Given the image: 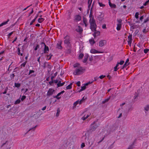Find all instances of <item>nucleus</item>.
<instances>
[{
  "label": "nucleus",
  "instance_id": "f704fd0d",
  "mask_svg": "<svg viewBox=\"0 0 149 149\" xmlns=\"http://www.w3.org/2000/svg\"><path fill=\"white\" fill-rule=\"evenodd\" d=\"M98 20L100 21H102L103 19V17L101 16L100 15L98 17Z\"/></svg>",
  "mask_w": 149,
  "mask_h": 149
},
{
  "label": "nucleus",
  "instance_id": "2f4dec72",
  "mask_svg": "<svg viewBox=\"0 0 149 149\" xmlns=\"http://www.w3.org/2000/svg\"><path fill=\"white\" fill-rule=\"evenodd\" d=\"M89 116V115H87L86 116V117L85 116H84L81 119L83 120H84L86 119Z\"/></svg>",
  "mask_w": 149,
  "mask_h": 149
},
{
  "label": "nucleus",
  "instance_id": "ddd939ff",
  "mask_svg": "<svg viewBox=\"0 0 149 149\" xmlns=\"http://www.w3.org/2000/svg\"><path fill=\"white\" fill-rule=\"evenodd\" d=\"M94 31V32L93 34V35L95 38L96 36H99L100 35V31H96H96Z\"/></svg>",
  "mask_w": 149,
  "mask_h": 149
},
{
  "label": "nucleus",
  "instance_id": "09e8293b",
  "mask_svg": "<svg viewBox=\"0 0 149 149\" xmlns=\"http://www.w3.org/2000/svg\"><path fill=\"white\" fill-rule=\"evenodd\" d=\"M149 2V0H148L146 2L143 4V5L144 6H146L147 5L148 3Z\"/></svg>",
  "mask_w": 149,
  "mask_h": 149
},
{
  "label": "nucleus",
  "instance_id": "de8ad7c7",
  "mask_svg": "<svg viewBox=\"0 0 149 149\" xmlns=\"http://www.w3.org/2000/svg\"><path fill=\"white\" fill-rule=\"evenodd\" d=\"M35 72V71L33 70H30L29 71V75L30 74L32 73H34Z\"/></svg>",
  "mask_w": 149,
  "mask_h": 149
},
{
  "label": "nucleus",
  "instance_id": "c85d7f7f",
  "mask_svg": "<svg viewBox=\"0 0 149 149\" xmlns=\"http://www.w3.org/2000/svg\"><path fill=\"white\" fill-rule=\"evenodd\" d=\"M53 56L52 54H49V55H47V59H48V60H50L51 59V57L52 56Z\"/></svg>",
  "mask_w": 149,
  "mask_h": 149
},
{
  "label": "nucleus",
  "instance_id": "c03bdc74",
  "mask_svg": "<svg viewBox=\"0 0 149 149\" xmlns=\"http://www.w3.org/2000/svg\"><path fill=\"white\" fill-rule=\"evenodd\" d=\"M149 50V49H145L144 50V52L146 54L148 53V52Z\"/></svg>",
  "mask_w": 149,
  "mask_h": 149
},
{
  "label": "nucleus",
  "instance_id": "e433bc0d",
  "mask_svg": "<svg viewBox=\"0 0 149 149\" xmlns=\"http://www.w3.org/2000/svg\"><path fill=\"white\" fill-rule=\"evenodd\" d=\"M15 85L16 87L18 88L20 86V84L19 83H15Z\"/></svg>",
  "mask_w": 149,
  "mask_h": 149
},
{
  "label": "nucleus",
  "instance_id": "4d7b16f0",
  "mask_svg": "<svg viewBox=\"0 0 149 149\" xmlns=\"http://www.w3.org/2000/svg\"><path fill=\"white\" fill-rule=\"evenodd\" d=\"M80 84L81 83L80 81H78L76 83V84H77V86H80Z\"/></svg>",
  "mask_w": 149,
  "mask_h": 149
},
{
  "label": "nucleus",
  "instance_id": "8fccbe9b",
  "mask_svg": "<svg viewBox=\"0 0 149 149\" xmlns=\"http://www.w3.org/2000/svg\"><path fill=\"white\" fill-rule=\"evenodd\" d=\"M26 98V96L25 95H23L22 96L21 98V100L22 101H23L24 100V99H25Z\"/></svg>",
  "mask_w": 149,
  "mask_h": 149
},
{
  "label": "nucleus",
  "instance_id": "0eeeda50",
  "mask_svg": "<svg viewBox=\"0 0 149 149\" xmlns=\"http://www.w3.org/2000/svg\"><path fill=\"white\" fill-rule=\"evenodd\" d=\"M75 31L81 34L82 33L83 31V29L79 25L75 29Z\"/></svg>",
  "mask_w": 149,
  "mask_h": 149
},
{
  "label": "nucleus",
  "instance_id": "5fc2aeb1",
  "mask_svg": "<svg viewBox=\"0 0 149 149\" xmlns=\"http://www.w3.org/2000/svg\"><path fill=\"white\" fill-rule=\"evenodd\" d=\"M35 21H36L35 19H33L32 21L30 23V25H32L33 24V23H34L35 22Z\"/></svg>",
  "mask_w": 149,
  "mask_h": 149
},
{
  "label": "nucleus",
  "instance_id": "6e6d98bb",
  "mask_svg": "<svg viewBox=\"0 0 149 149\" xmlns=\"http://www.w3.org/2000/svg\"><path fill=\"white\" fill-rule=\"evenodd\" d=\"M124 62V61H120V62H119V64H120V65H123Z\"/></svg>",
  "mask_w": 149,
  "mask_h": 149
},
{
  "label": "nucleus",
  "instance_id": "69168bd1",
  "mask_svg": "<svg viewBox=\"0 0 149 149\" xmlns=\"http://www.w3.org/2000/svg\"><path fill=\"white\" fill-rule=\"evenodd\" d=\"M33 9H32L31 12L29 13V16H30L32 13H33Z\"/></svg>",
  "mask_w": 149,
  "mask_h": 149
},
{
  "label": "nucleus",
  "instance_id": "79ce46f5",
  "mask_svg": "<svg viewBox=\"0 0 149 149\" xmlns=\"http://www.w3.org/2000/svg\"><path fill=\"white\" fill-rule=\"evenodd\" d=\"M15 76L14 74H12L10 76V77L11 79H14V77Z\"/></svg>",
  "mask_w": 149,
  "mask_h": 149
},
{
  "label": "nucleus",
  "instance_id": "39448f33",
  "mask_svg": "<svg viewBox=\"0 0 149 149\" xmlns=\"http://www.w3.org/2000/svg\"><path fill=\"white\" fill-rule=\"evenodd\" d=\"M42 45H43L45 46L44 49V54L48 53V52L49 51V48L47 46L45 43L43 42H41L40 43Z\"/></svg>",
  "mask_w": 149,
  "mask_h": 149
},
{
  "label": "nucleus",
  "instance_id": "2eb2a0df",
  "mask_svg": "<svg viewBox=\"0 0 149 149\" xmlns=\"http://www.w3.org/2000/svg\"><path fill=\"white\" fill-rule=\"evenodd\" d=\"M89 17L90 18V19H91V20H92L93 18L94 19L93 15L92 8L90 10V13L89 15Z\"/></svg>",
  "mask_w": 149,
  "mask_h": 149
},
{
  "label": "nucleus",
  "instance_id": "774afa93",
  "mask_svg": "<svg viewBox=\"0 0 149 149\" xmlns=\"http://www.w3.org/2000/svg\"><path fill=\"white\" fill-rule=\"evenodd\" d=\"M98 78H99L97 76L94 77V81H96Z\"/></svg>",
  "mask_w": 149,
  "mask_h": 149
},
{
  "label": "nucleus",
  "instance_id": "a878e982",
  "mask_svg": "<svg viewBox=\"0 0 149 149\" xmlns=\"http://www.w3.org/2000/svg\"><path fill=\"white\" fill-rule=\"evenodd\" d=\"M72 83H71L68 86H66V89L67 90L71 89L72 88Z\"/></svg>",
  "mask_w": 149,
  "mask_h": 149
},
{
  "label": "nucleus",
  "instance_id": "338daca9",
  "mask_svg": "<svg viewBox=\"0 0 149 149\" xmlns=\"http://www.w3.org/2000/svg\"><path fill=\"white\" fill-rule=\"evenodd\" d=\"M102 28L103 29H105L106 28V25L105 24H104L102 26Z\"/></svg>",
  "mask_w": 149,
  "mask_h": 149
},
{
  "label": "nucleus",
  "instance_id": "473e14b6",
  "mask_svg": "<svg viewBox=\"0 0 149 149\" xmlns=\"http://www.w3.org/2000/svg\"><path fill=\"white\" fill-rule=\"evenodd\" d=\"M117 21L118 22V24H122V20L121 19H117Z\"/></svg>",
  "mask_w": 149,
  "mask_h": 149
},
{
  "label": "nucleus",
  "instance_id": "393cba45",
  "mask_svg": "<svg viewBox=\"0 0 149 149\" xmlns=\"http://www.w3.org/2000/svg\"><path fill=\"white\" fill-rule=\"evenodd\" d=\"M20 49L19 48H17V54L19 55H20L21 56H22L23 54L22 53H20Z\"/></svg>",
  "mask_w": 149,
  "mask_h": 149
},
{
  "label": "nucleus",
  "instance_id": "dca6fc26",
  "mask_svg": "<svg viewBox=\"0 0 149 149\" xmlns=\"http://www.w3.org/2000/svg\"><path fill=\"white\" fill-rule=\"evenodd\" d=\"M88 83H86L85 85H84L83 86H81V88L80 89L79 91H78L79 92H80L85 89L86 88V86L88 85Z\"/></svg>",
  "mask_w": 149,
  "mask_h": 149
},
{
  "label": "nucleus",
  "instance_id": "f257e3e1",
  "mask_svg": "<svg viewBox=\"0 0 149 149\" xmlns=\"http://www.w3.org/2000/svg\"><path fill=\"white\" fill-rule=\"evenodd\" d=\"M79 64L78 63L75 64L73 65V67L74 68H76L73 72V74L74 75H79L83 74L85 71V69L84 68L79 66Z\"/></svg>",
  "mask_w": 149,
  "mask_h": 149
},
{
  "label": "nucleus",
  "instance_id": "423d86ee",
  "mask_svg": "<svg viewBox=\"0 0 149 149\" xmlns=\"http://www.w3.org/2000/svg\"><path fill=\"white\" fill-rule=\"evenodd\" d=\"M132 35L131 34H129V35L128 37V44L130 46H131L132 42Z\"/></svg>",
  "mask_w": 149,
  "mask_h": 149
},
{
  "label": "nucleus",
  "instance_id": "9b49d317",
  "mask_svg": "<svg viewBox=\"0 0 149 149\" xmlns=\"http://www.w3.org/2000/svg\"><path fill=\"white\" fill-rule=\"evenodd\" d=\"M62 43V41H58V43L57 44V47L59 49H61L62 48V47L61 46Z\"/></svg>",
  "mask_w": 149,
  "mask_h": 149
},
{
  "label": "nucleus",
  "instance_id": "a18cd8bd",
  "mask_svg": "<svg viewBox=\"0 0 149 149\" xmlns=\"http://www.w3.org/2000/svg\"><path fill=\"white\" fill-rule=\"evenodd\" d=\"M98 3L99 4L100 6V7H104L105 6V5L102 3L99 2Z\"/></svg>",
  "mask_w": 149,
  "mask_h": 149
},
{
  "label": "nucleus",
  "instance_id": "f8f14e48",
  "mask_svg": "<svg viewBox=\"0 0 149 149\" xmlns=\"http://www.w3.org/2000/svg\"><path fill=\"white\" fill-rule=\"evenodd\" d=\"M90 52L92 54L100 53L102 52H99L94 49H91L90 50Z\"/></svg>",
  "mask_w": 149,
  "mask_h": 149
},
{
  "label": "nucleus",
  "instance_id": "4468645a",
  "mask_svg": "<svg viewBox=\"0 0 149 149\" xmlns=\"http://www.w3.org/2000/svg\"><path fill=\"white\" fill-rule=\"evenodd\" d=\"M83 21L85 24V26L86 27L88 25V23L87 19L86 18L84 17L83 19Z\"/></svg>",
  "mask_w": 149,
  "mask_h": 149
},
{
  "label": "nucleus",
  "instance_id": "37998d69",
  "mask_svg": "<svg viewBox=\"0 0 149 149\" xmlns=\"http://www.w3.org/2000/svg\"><path fill=\"white\" fill-rule=\"evenodd\" d=\"M84 97H83L81 100L80 101L79 100V104H81L84 101Z\"/></svg>",
  "mask_w": 149,
  "mask_h": 149
},
{
  "label": "nucleus",
  "instance_id": "f03ea898",
  "mask_svg": "<svg viewBox=\"0 0 149 149\" xmlns=\"http://www.w3.org/2000/svg\"><path fill=\"white\" fill-rule=\"evenodd\" d=\"M89 22L90 23V28L91 30L93 31H96L97 28V25L96 24V21L93 18L92 20L89 19Z\"/></svg>",
  "mask_w": 149,
  "mask_h": 149
},
{
  "label": "nucleus",
  "instance_id": "7c9ffc66",
  "mask_svg": "<svg viewBox=\"0 0 149 149\" xmlns=\"http://www.w3.org/2000/svg\"><path fill=\"white\" fill-rule=\"evenodd\" d=\"M84 56V54L82 53H81L79 56L78 58L79 59H81Z\"/></svg>",
  "mask_w": 149,
  "mask_h": 149
},
{
  "label": "nucleus",
  "instance_id": "6ab92c4d",
  "mask_svg": "<svg viewBox=\"0 0 149 149\" xmlns=\"http://www.w3.org/2000/svg\"><path fill=\"white\" fill-rule=\"evenodd\" d=\"M122 27V24H117L116 29L118 31H119L120 30Z\"/></svg>",
  "mask_w": 149,
  "mask_h": 149
},
{
  "label": "nucleus",
  "instance_id": "cd10ccee",
  "mask_svg": "<svg viewBox=\"0 0 149 149\" xmlns=\"http://www.w3.org/2000/svg\"><path fill=\"white\" fill-rule=\"evenodd\" d=\"M89 42L91 45H93L95 43V41L93 39H91L89 40Z\"/></svg>",
  "mask_w": 149,
  "mask_h": 149
},
{
  "label": "nucleus",
  "instance_id": "13d9d810",
  "mask_svg": "<svg viewBox=\"0 0 149 149\" xmlns=\"http://www.w3.org/2000/svg\"><path fill=\"white\" fill-rule=\"evenodd\" d=\"M14 31L10 33H9L8 35V36L9 37H10V36H11V35L13 34Z\"/></svg>",
  "mask_w": 149,
  "mask_h": 149
},
{
  "label": "nucleus",
  "instance_id": "4c0bfd02",
  "mask_svg": "<svg viewBox=\"0 0 149 149\" xmlns=\"http://www.w3.org/2000/svg\"><path fill=\"white\" fill-rule=\"evenodd\" d=\"M40 46L39 45L37 44L35 48H34V50L35 51H36L37 49L39 48Z\"/></svg>",
  "mask_w": 149,
  "mask_h": 149
},
{
  "label": "nucleus",
  "instance_id": "0e129e2a",
  "mask_svg": "<svg viewBox=\"0 0 149 149\" xmlns=\"http://www.w3.org/2000/svg\"><path fill=\"white\" fill-rule=\"evenodd\" d=\"M55 83L57 84L58 83V80H55L54 81H53Z\"/></svg>",
  "mask_w": 149,
  "mask_h": 149
},
{
  "label": "nucleus",
  "instance_id": "6e6552de",
  "mask_svg": "<svg viewBox=\"0 0 149 149\" xmlns=\"http://www.w3.org/2000/svg\"><path fill=\"white\" fill-rule=\"evenodd\" d=\"M81 19V17L79 15H77L74 16V20L76 22L80 21Z\"/></svg>",
  "mask_w": 149,
  "mask_h": 149
},
{
  "label": "nucleus",
  "instance_id": "5701e85b",
  "mask_svg": "<svg viewBox=\"0 0 149 149\" xmlns=\"http://www.w3.org/2000/svg\"><path fill=\"white\" fill-rule=\"evenodd\" d=\"M110 97H111L109 96V98L103 101L102 102V104H104L106 102H108L110 99Z\"/></svg>",
  "mask_w": 149,
  "mask_h": 149
},
{
  "label": "nucleus",
  "instance_id": "c9c22d12",
  "mask_svg": "<svg viewBox=\"0 0 149 149\" xmlns=\"http://www.w3.org/2000/svg\"><path fill=\"white\" fill-rule=\"evenodd\" d=\"M21 102L20 100L19 99L17 100L15 102V104H17Z\"/></svg>",
  "mask_w": 149,
  "mask_h": 149
},
{
  "label": "nucleus",
  "instance_id": "1a4fd4ad",
  "mask_svg": "<svg viewBox=\"0 0 149 149\" xmlns=\"http://www.w3.org/2000/svg\"><path fill=\"white\" fill-rule=\"evenodd\" d=\"M54 90L52 88H49L47 93V95L49 96L52 95L53 94V93L54 92Z\"/></svg>",
  "mask_w": 149,
  "mask_h": 149
},
{
  "label": "nucleus",
  "instance_id": "680f3d73",
  "mask_svg": "<svg viewBox=\"0 0 149 149\" xmlns=\"http://www.w3.org/2000/svg\"><path fill=\"white\" fill-rule=\"evenodd\" d=\"M37 125H36V126H35L34 127L32 128H31V129H30L28 132L30 131L31 130H32V129H33V130H35L36 127Z\"/></svg>",
  "mask_w": 149,
  "mask_h": 149
},
{
  "label": "nucleus",
  "instance_id": "49530a36",
  "mask_svg": "<svg viewBox=\"0 0 149 149\" xmlns=\"http://www.w3.org/2000/svg\"><path fill=\"white\" fill-rule=\"evenodd\" d=\"M119 68H118L117 67L115 66L114 68V71H116L118 69H119Z\"/></svg>",
  "mask_w": 149,
  "mask_h": 149
},
{
  "label": "nucleus",
  "instance_id": "052dcab7",
  "mask_svg": "<svg viewBox=\"0 0 149 149\" xmlns=\"http://www.w3.org/2000/svg\"><path fill=\"white\" fill-rule=\"evenodd\" d=\"M111 6H110V7L113 8H115L116 6V5L114 4H112V5Z\"/></svg>",
  "mask_w": 149,
  "mask_h": 149
},
{
  "label": "nucleus",
  "instance_id": "a211bd4d",
  "mask_svg": "<svg viewBox=\"0 0 149 149\" xmlns=\"http://www.w3.org/2000/svg\"><path fill=\"white\" fill-rule=\"evenodd\" d=\"M10 19H8L6 21L4 22L1 23V24H0V27L2 26H3L6 25L8 23V22L9 21Z\"/></svg>",
  "mask_w": 149,
  "mask_h": 149
},
{
  "label": "nucleus",
  "instance_id": "ea45409f",
  "mask_svg": "<svg viewBox=\"0 0 149 149\" xmlns=\"http://www.w3.org/2000/svg\"><path fill=\"white\" fill-rule=\"evenodd\" d=\"M62 84V83H61V80L59 81L58 83L57 84V85L58 87H60L61 86H60L61 84Z\"/></svg>",
  "mask_w": 149,
  "mask_h": 149
},
{
  "label": "nucleus",
  "instance_id": "412c9836",
  "mask_svg": "<svg viewBox=\"0 0 149 149\" xmlns=\"http://www.w3.org/2000/svg\"><path fill=\"white\" fill-rule=\"evenodd\" d=\"M60 112V109L59 108H58L57 110V113L56 114V116L58 117L59 116Z\"/></svg>",
  "mask_w": 149,
  "mask_h": 149
},
{
  "label": "nucleus",
  "instance_id": "20e7f679",
  "mask_svg": "<svg viewBox=\"0 0 149 149\" xmlns=\"http://www.w3.org/2000/svg\"><path fill=\"white\" fill-rule=\"evenodd\" d=\"M65 40L64 42L65 45H66V46L70 47L71 46L70 43V38L68 36H66L64 38Z\"/></svg>",
  "mask_w": 149,
  "mask_h": 149
},
{
  "label": "nucleus",
  "instance_id": "a19ab883",
  "mask_svg": "<svg viewBox=\"0 0 149 149\" xmlns=\"http://www.w3.org/2000/svg\"><path fill=\"white\" fill-rule=\"evenodd\" d=\"M139 14V13L138 12H136V13L135 17L136 19L138 18Z\"/></svg>",
  "mask_w": 149,
  "mask_h": 149
},
{
  "label": "nucleus",
  "instance_id": "f3484780",
  "mask_svg": "<svg viewBox=\"0 0 149 149\" xmlns=\"http://www.w3.org/2000/svg\"><path fill=\"white\" fill-rule=\"evenodd\" d=\"M129 61V59L128 58H127L126 60V62H125V64L123 65V68H125L127 65H128L129 64V63H128V62Z\"/></svg>",
  "mask_w": 149,
  "mask_h": 149
},
{
  "label": "nucleus",
  "instance_id": "58836bf2",
  "mask_svg": "<svg viewBox=\"0 0 149 149\" xmlns=\"http://www.w3.org/2000/svg\"><path fill=\"white\" fill-rule=\"evenodd\" d=\"M61 95L60 93H58L57 95L55 96V97L57 99H59L61 98L60 97H58Z\"/></svg>",
  "mask_w": 149,
  "mask_h": 149
},
{
  "label": "nucleus",
  "instance_id": "3c124183",
  "mask_svg": "<svg viewBox=\"0 0 149 149\" xmlns=\"http://www.w3.org/2000/svg\"><path fill=\"white\" fill-rule=\"evenodd\" d=\"M8 89V88L7 87H6V88L5 89V90L4 91L3 93V94H5L7 93V91Z\"/></svg>",
  "mask_w": 149,
  "mask_h": 149
},
{
  "label": "nucleus",
  "instance_id": "aec40b11",
  "mask_svg": "<svg viewBox=\"0 0 149 149\" xmlns=\"http://www.w3.org/2000/svg\"><path fill=\"white\" fill-rule=\"evenodd\" d=\"M88 55H85L84 57V58L83 60V62L84 63H86L88 59Z\"/></svg>",
  "mask_w": 149,
  "mask_h": 149
},
{
  "label": "nucleus",
  "instance_id": "864d4df0",
  "mask_svg": "<svg viewBox=\"0 0 149 149\" xmlns=\"http://www.w3.org/2000/svg\"><path fill=\"white\" fill-rule=\"evenodd\" d=\"M105 77V75H102L100 76L99 77H98V78H100V79H102L103 78H104Z\"/></svg>",
  "mask_w": 149,
  "mask_h": 149
},
{
  "label": "nucleus",
  "instance_id": "bf43d9fd",
  "mask_svg": "<svg viewBox=\"0 0 149 149\" xmlns=\"http://www.w3.org/2000/svg\"><path fill=\"white\" fill-rule=\"evenodd\" d=\"M85 146V144L84 143H82L81 145V148H83Z\"/></svg>",
  "mask_w": 149,
  "mask_h": 149
},
{
  "label": "nucleus",
  "instance_id": "e2e57ef3",
  "mask_svg": "<svg viewBox=\"0 0 149 149\" xmlns=\"http://www.w3.org/2000/svg\"><path fill=\"white\" fill-rule=\"evenodd\" d=\"M53 83H54V81H52V80L51 81H50L49 82V84L50 85H52V84Z\"/></svg>",
  "mask_w": 149,
  "mask_h": 149
},
{
  "label": "nucleus",
  "instance_id": "b1692460",
  "mask_svg": "<svg viewBox=\"0 0 149 149\" xmlns=\"http://www.w3.org/2000/svg\"><path fill=\"white\" fill-rule=\"evenodd\" d=\"M93 0H88V8L90 9V7H91V5L92 3V1Z\"/></svg>",
  "mask_w": 149,
  "mask_h": 149
},
{
  "label": "nucleus",
  "instance_id": "9d476101",
  "mask_svg": "<svg viewBox=\"0 0 149 149\" xmlns=\"http://www.w3.org/2000/svg\"><path fill=\"white\" fill-rule=\"evenodd\" d=\"M106 43V41L105 40H101L99 42V45L100 47H102L103 46L104 44Z\"/></svg>",
  "mask_w": 149,
  "mask_h": 149
},
{
  "label": "nucleus",
  "instance_id": "72a5a7b5",
  "mask_svg": "<svg viewBox=\"0 0 149 149\" xmlns=\"http://www.w3.org/2000/svg\"><path fill=\"white\" fill-rule=\"evenodd\" d=\"M26 63H27V61H25V62H24L22 64L20 65V66L21 67V68H22V67H25L26 64Z\"/></svg>",
  "mask_w": 149,
  "mask_h": 149
},
{
  "label": "nucleus",
  "instance_id": "c756f323",
  "mask_svg": "<svg viewBox=\"0 0 149 149\" xmlns=\"http://www.w3.org/2000/svg\"><path fill=\"white\" fill-rule=\"evenodd\" d=\"M144 110L146 111H148L149 110V104H147L144 107Z\"/></svg>",
  "mask_w": 149,
  "mask_h": 149
},
{
  "label": "nucleus",
  "instance_id": "7ed1b4c3",
  "mask_svg": "<svg viewBox=\"0 0 149 149\" xmlns=\"http://www.w3.org/2000/svg\"><path fill=\"white\" fill-rule=\"evenodd\" d=\"M100 124L99 123H95V121L93 122L90 126L89 131L91 132L95 131L96 129L100 126Z\"/></svg>",
  "mask_w": 149,
  "mask_h": 149
},
{
  "label": "nucleus",
  "instance_id": "603ef678",
  "mask_svg": "<svg viewBox=\"0 0 149 149\" xmlns=\"http://www.w3.org/2000/svg\"><path fill=\"white\" fill-rule=\"evenodd\" d=\"M133 145H131L130 146H129L128 148L127 149H132L133 148Z\"/></svg>",
  "mask_w": 149,
  "mask_h": 149
},
{
  "label": "nucleus",
  "instance_id": "4be33fe9",
  "mask_svg": "<svg viewBox=\"0 0 149 149\" xmlns=\"http://www.w3.org/2000/svg\"><path fill=\"white\" fill-rule=\"evenodd\" d=\"M79 100H78L76 102H74V103L73 104V108H75L76 106V105L79 103Z\"/></svg>",
  "mask_w": 149,
  "mask_h": 149
},
{
  "label": "nucleus",
  "instance_id": "bb28decb",
  "mask_svg": "<svg viewBox=\"0 0 149 149\" xmlns=\"http://www.w3.org/2000/svg\"><path fill=\"white\" fill-rule=\"evenodd\" d=\"M45 19L43 18H40L38 19V22L39 23H41L42 22H43L44 20Z\"/></svg>",
  "mask_w": 149,
  "mask_h": 149
}]
</instances>
